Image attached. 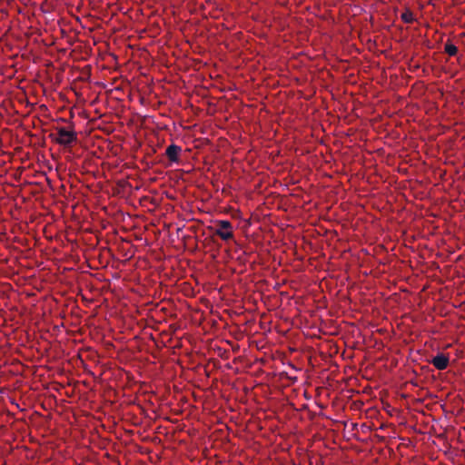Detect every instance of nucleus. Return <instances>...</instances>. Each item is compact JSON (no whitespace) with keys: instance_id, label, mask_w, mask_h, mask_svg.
Listing matches in <instances>:
<instances>
[{"instance_id":"nucleus-4","label":"nucleus","mask_w":465,"mask_h":465,"mask_svg":"<svg viewBox=\"0 0 465 465\" xmlns=\"http://www.w3.org/2000/svg\"><path fill=\"white\" fill-rule=\"evenodd\" d=\"M181 152V146L172 143L166 148L165 154L171 163H178Z\"/></svg>"},{"instance_id":"nucleus-6","label":"nucleus","mask_w":465,"mask_h":465,"mask_svg":"<svg viewBox=\"0 0 465 465\" xmlns=\"http://www.w3.org/2000/svg\"><path fill=\"white\" fill-rule=\"evenodd\" d=\"M401 20L406 24H411L414 21V15L410 9H406L401 15Z\"/></svg>"},{"instance_id":"nucleus-1","label":"nucleus","mask_w":465,"mask_h":465,"mask_svg":"<svg viewBox=\"0 0 465 465\" xmlns=\"http://www.w3.org/2000/svg\"><path fill=\"white\" fill-rule=\"evenodd\" d=\"M56 132L57 136L50 134L49 137L60 145L69 146L77 140V134L74 130L68 131L64 127H56Z\"/></svg>"},{"instance_id":"nucleus-2","label":"nucleus","mask_w":465,"mask_h":465,"mask_svg":"<svg viewBox=\"0 0 465 465\" xmlns=\"http://www.w3.org/2000/svg\"><path fill=\"white\" fill-rule=\"evenodd\" d=\"M214 234L219 236L223 241H228L233 238L232 224L228 220H219L216 222V228Z\"/></svg>"},{"instance_id":"nucleus-5","label":"nucleus","mask_w":465,"mask_h":465,"mask_svg":"<svg viewBox=\"0 0 465 465\" xmlns=\"http://www.w3.org/2000/svg\"><path fill=\"white\" fill-rule=\"evenodd\" d=\"M444 51L450 56H454L458 53V47L450 40L444 45Z\"/></svg>"},{"instance_id":"nucleus-3","label":"nucleus","mask_w":465,"mask_h":465,"mask_svg":"<svg viewBox=\"0 0 465 465\" xmlns=\"http://www.w3.org/2000/svg\"><path fill=\"white\" fill-rule=\"evenodd\" d=\"M450 358L444 353H438L430 361L431 364L440 371L445 370L449 365Z\"/></svg>"}]
</instances>
